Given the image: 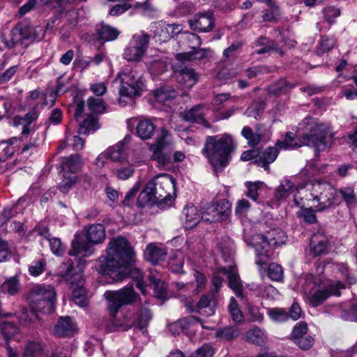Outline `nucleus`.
Listing matches in <instances>:
<instances>
[{
	"instance_id": "nucleus-1",
	"label": "nucleus",
	"mask_w": 357,
	"mask_h": 357,
	"mask_svg": "<svg viewBox=\"0 0 357 357\" xmlns=\"http://www.w3.org/2000/svg\"><path fill=\"white\" fill-rule=\"evenodd\" d=\"M134 252L128 240L121 236L112 238L107 245V257L100 258L99 271L108 275L114 282L130 277L136 282L137 287L145 294L143 275L141 271L132 267Z\"/></svg>"
},
{
	"instance_id": "nucleus-2",
	"label": "nucleus",
	"mask_w": 357,
	"mask_h": 357,
	"mask_svg": "<svg viewBox=\"0 0 357 357\" xmlns=\"http://www.w3.org/2000/svg\"><path fill=\"white\" fill-rule=\"evenodd\" d=\"M302 125L305 127V130L301 137L297 138L294 132H287L284 141H279L275 144L279 150L308 146L314 147L316 151H321L328 146V142L326 140L328 131L322 123L311 117H307L303 120Z\"/></svg>"
},
{
	"instance_id": "nucleus-3",
	"label": "nucleus",
	"mask_w": 357,
	"mask_h": 357,
	"mask_svg": "<svg viewBox=\"0 0 357 357\" xmlns=\"http://www.w3.org/2000/svg\"><path fill=\"white\" fill-rule=\"evenodd\" d=\"M236 147L232 137L229 134L208 136L202 153L214 170L218 172L221 171L229 164L231 155Z\"/></svg>"
},
{
	"instance_id": "nucleus-4",
	"label": "nucleus",
	"mask_w": 357,
	"mask_h": 357,
	"mask_svg": "<svg viewBox=\"0 0 357 357\" xmlns=\"http://www.w3.org/2000/svg\"><path fill=\"white\" fill-rule=\"evenodd\" d=\"M248 245L252 246L256 251V264L262 266L269 260L268 248H275L285 243L287 235L279 228L267 231L265 234H255L245 238Z\"/></svg>"
},
{
	"instance_id": "nucleus-5",
	"label": "nucleus",
	"mask_w": 357,
	"mask_h": 357,
	"mask_svg": "<svg viewBox=\"0 0 357 357\" xmlns=\"http://www.w3.org/2000/svg\"><path fill=\"white\" fill-rule=\"evenodd\" d=\"M45 31L42 26H33L26 23H18L12 30L10 40L2 38L4 45L8 48L21 46L24 50L33 42L42 40Z\"/></svg>"
},
{
	"instance_id": "nucleus-6",
	"label": "nucleus",
	"mask_w": 357,
	"mask_h": 357,
	"mask_svg": "<svg viewBox=\"0 0 357 357\" xmlns=\"http://www.w3.org/2000/svg\"><path fill=\"white\" fill-rule=\"evenodd\" d=\"M28 298L32 310L48 314L54 309L56 292L50 285H37L29 291Z\"/></svg>"
},
{
	"instance_id": "nucleus-7",
	"label": "nucleus",
	"mask_w": 357,
	"mask_h": 357,
	"mask_svg": "<svg viewBox=\"0 0 357 357\" xmlns=\"http://www.w3.org/2000/svg\"><path fill=\"white\" fill-rule=\"evenodd\" d=\"M313 200L318 202L315 211H322L340 203L337 190L328 182L314 181L311 187Z\"/></svg>"
},
{
	"instance_id": "nucleus-8",
	"label": "nucleus",
	"mask_w": 357,
	"mask_h": 357,
	"mask_svg": "<svg viewBox=\"0 0 357 357\" xmlns=\"http://www.w3.org/2000/svg\"><path fill=\"white\" fill-rule=\"evenodd\" d=\"M313 277L309 276L306 279L304 291L307 295L311 306L316 307L321 305L330 296L340 295V290L344 288V285L340 282L328 284L327 287L316 289V284L312 281Z\"/></svg>"
},
{
	"instance_id": "nucleus-9",
	"label": "nucleus",
	"mask_w": 357,
	"mask_h": 357,
	"mask_svg": "<svg viewBox=\"0 0 357 357\" xmlns=\"http://www.w3.org/2000/svg\"><path fill=\"white\" fill-rule=\"evenodd\" d=\"M121 87V96L132 98L139 96L142 91L145 90V79L144 77L133 70H125L119 73Z\"/></svg>"
},
{
	"instance_id": "nucleus-10",
	"label": "nucleus",
	"mask_w": 357,
	"mask_h": 357,
	"mask_svg": "<svg viewBox=\"0 0 357 357\" xmlns=\"http://www.w3.org/2000/svg\"><path fill=\"white\" fill-rule=\"evenodd\" d=\"M149 38V36L144 33L134 35L124 49L123 59L130 62L139 61L147 50Z\"/></svg>"
},
{
	"instance_id": "nucleus-11",
	"label": "nucleus",
	"mask_w": 357,
	"mask_h": 357,
	"mask_svg": "<svg viewBox=\"0 0 357 357\" xmlns=\"http://www.w3.org/2000/svg\"><path fill=\"white\" fill-rule=\"evenodd\" d=\"M231 213V204L226 199L216 203L207 204L201 213V218L208 222H220L225 220Z\"/></svg>"
},
{
	"instance_id": "nucleus-12",
	"label": "nucleus",
	"mask_w": 357,
	"mask_h": 357,
	"mask_svg": "<svg viewBox=\"0 0 357 357\" xmlns=\"http://www.w3.org/2000/svg\"><path fill=\"white\" fill-rule=\"evenodd\" d=\"M137 298L132 286H127L119 291L112 293L108 303L110 314L114 317L120 307L124 305L132 304L137 300Z\"/></svg>"
},
{
	"instance_id": "nucleus-13",
	"label": "nucleus",
	"mask_w": 357,
	"mask_h": 357,
	"mask_svg": "<svg viewBox=\"0 0 357 357\" xmlns=\"http://www.w3.org/2000/svg\"><path fill=\"white\" fill-rule=\"evenodd\" d=\"M130 139L131 137L127 135L122 141L119 142L100 153L96 160V165L98 167H103L107 158L111 159L114 162H123L126 160L125 146L130 142Z\"/></svg>"
},
{
	"instance_id": "nucleus-14",
	"label": "nucleus",
	"mask_w": 357,
	"mask_h": 357,
	"mask_svg": "<svg viewBox=\"0 0 357 357\" xmlns=\"http://www.w3.org/2000/svg\"><path fill=\"white\" fill-rule=\"evenodd\" d=\"M152 184L151 190L157 202L171 200V190L174 188V181L171 176L163 175L149 182Z\"/></svg>"
},
{
	"instance_id": "nucleus-15",
	"label": "nucleus",
	"mask_w": 357,
	"mask_h": 357,
	"mask_svg": "<svg viewBox=\"0 0 357 357\" xmlns=\"http://www.w3.org/2000/svg\"><path fill=\"white\" fill-rule=\"evenodd\" d=\"M208 110L206 106L204 104H199L188 110L183 112V118L185 121L197 123L202 125L205 128H211L210 123L205 120L204 116Z\"/></svg>"
},
{
	"instance_id": "nucleus-16",
	"label": "nucleus",
	"mask_w": 357,
	"mask_h": 357,
	"mask_svg": "<svg viewBox=\"0 0 357 357\" xmlns=\"http://www.w3.org/2000/svg\"><path fill=\"white\" fill-rule=\"evenodd\" d=\"M76 325L69 316L61 317L54 326L53 333L58 337H70L76 333Z\"/></svg>"
},
{
	"instance_id": "nucleus-17",
	"label": "nucleus",
	"mask_w": 357,
	"mask_h": 357,
	"mask_svg": "<svg viewBox=\"0 0 357 357\" xmlns=\"http://www.w3.org/2000/svg\"><path fill=\"white\" fill-rule=\"evenodd\" d=\"M85 262L80 259L77 267H74L73 263L69 260L66 264V269L61 273V277L69 284H79L82 281V272Z\"/></svg>"
},
{
	"instance_id": "nucleus-18",
	"label": "nucleus",
	"mask_w": 357,
	"mask_h": 357,
	"mask_svg": "<svg viewBox=\"0 0 357 357\" xmlns=\"http://www.w3.org/2000/svg\"><path fill=\"white\" fill-rule=\"evenodd\" d=\"M263 3L264 6L261 8V19L264 22H278L281 16V12L278 4L273 0H257Z\"/></svg>"
},
{
	"instance_id": "nucleus-19",
	"label": "nucleus",
	"mask_w": 357,
	"mask_h": 357,
	"mask_svg": "<svg viewBox=\"0 0 357 357\" xmlns=\"http://www.w3.org/2000/svg\"><path fill=\"white\" fill-rule=\"evenodd\" d=\"M36 312V310L32 309L29 311L26 308L22 307L15 313V315L21 325L38 328V326H43V321Z\"/></svg>"
},
{
	"instance_id": "nucleus-20",
	"label": "nucleus",
	"mask_w": 357,
	"mask_h": 357,
	"mask_svg": "<svg viewBox=\"0 0 357 357\" xmlns=\"http://www.w3.org/2000/svg\"><path fill=\"white\" fill-rule=\"evenodd\" d=\"M190 26L192 30L200 32L210 31L214 26V18L210 12L196 15L189 20Z\"/></svg>"
},
{
	"instance_id": "nucleus-21",
	"label": "nucleus",
	"mask_w": 357,
	"mask_h": 357,
	"mask_svg": "<svg viewBox=\"0 0 357 357\" xmlns=\"http://www.w3.org/2000/svg\"><path fill=\"white\" fill-rule=\"evenodd\" d=\"M328 248V239L324 231H317L311 236L310 251L314 257L324 255Z\"/></svg>"
},
{
	"instance_id": "nucleus-22",
	"label": "nucleus",
	"mask_w": 357,
	"mask_h": 357,
	"mask_svg": "<svg viewBox=\"0 0 357 357\" xmlns=\"http://www.w3.org/2000/svg\"><path fill=\"white\" fill-rule=\"evenodd\" d=\"M279 151L280 150L276 144L275 146H268L257 153L255 162L262 167L265 170L269 171V165L276 160Z\"/></svg>"
},
{
	"instance_id": "nucleus-23",
	"label": "nucleus",
	"mask_w": 357,
	"mask_h": 357,
	"mask_svg": "<svg viewBox=\"0 0 357 357\" xmlns=\"http://www.w3.org/2000/svg\"><path fill=\"white\" fill-rule=\"evenodd\" d=\"M223 274L227 275L229 287L232 289L235 295L239 298L245 297L243 286L240 279L239 275L231 267L229 270L226 268H220Z\"/></svg>"
},
{
	"instance_id": "nucleus-24",
	"label": "nucleus",
	"mask_w": 357,
	"mask_h": 357,
	"mask_svg": "<svg viewBox=\"0 0 357 357\" xmlns=\"http://www.w3.org/2000/svg\"><path fill=\"white\" fill-rule=\"evenodd\" d=\"M37 114L35 112H29L24 117L16 116L13 119V126H22V130L21 132L22 139L26 138L29 135L34 134L33 128L31 126V123L37 119Z\"/></svg>"
},
{
	"instance_id": "nucleus-25",
	"label": "nucleus",
	"mask_w": 357,
	"mask_h": 357,
	"mask_svg": "<svg viewBox=\"0 0 357 357\" xmlns=\"http://www.w3.org/2000/svg\"><path fill=\"white\" fill-rule=\"evenodd\" d=\"M144 255L148 261L153 264H156L165 259L167 250L163 247L150 243L147 245Z\"/></svg>"
},
{
	"instance_id": "nucleus-26",
	"label": "nucleus",
	"mask_w": 357,
	"mask_h": 357,
	"mask_svg": "<svg viewBox=\"0 0 357 357\" xmlns=\"http://www.w3.org/2000/svg\"><path fill=\"white\" fill-rule=\"evenodd\" d=\"M167 135L168 132L165 129H162L160 137L157 139L155 144L153 145L154 147V153L156 155V160L159 167H165L169 163L168 157L161 155L160 153L166 146L165 138Z\"/></svg>"
},
{
	"instance_id": "nucleus-27",
	"label": "nucleus",
	"mask_w": 357,
	"mask_h": 357,
	"mask_svg": "<svg viewBox=\"0 0 357 357\" xmlns=\"http://www.w3.org/2000/svg\"><path fill=\"white\" fill-rule=\"evenodd\" d=\"M297 189L294 182L289 178L282 179L280 185L276 188L274 192V199L277 202H280L287 197V196Z\"/></svg>"
},
{
	"instance_id": "nucleus-28",
	"label": "nucleus",
	"mask_w": 357,
	"mask_h": 357,
	"mask_svg": "<svg viewBox=\"0 0 357 357\" xmlns=\"http://www.w3.org/2000/svg\"><path fill=\"white\" fill-rule=\"evenodd\" d=\"M151 318L152 314L150 310H148L147 308L142 309L137 315L136 318L135 319L132 323L130 324L128 322H126L124 324L125 329L127 330L130 328L131 326H134L141 330L144 333L146 332V328Z\"/></svg>"
},
{
	"instance_id": "nucleus-29",
	"label": "nucleus",
	"mask_w": 357,
	"mask_h": 357,
	"mask_svg": "<svg viewBox=\"0 0 357 357\" xmlns=\"http://www.w3.org/2000/svg\"><path fill=\"white\" fill-rule=\"evenodd\" d=\"M182 31L181 24H172L162 26L156 31L157 36L160 42H166L170 38L177 36Z\"/></svg>"
},
{
	"instance_id": "nucleus-30",
	"label": "nucleus",
	"mask_w": 357,
	"mask_h": 357,
	"mask_svg": "<svg viewBox=\"0 0 357 357\" xmlns=\"http://www.w3.org/2000/svg\"><path fill=\"white\" fill-rule=\"evenodd\" d=\"M155 125L149 119L139 121L136 127L137 136L142 139H151L155 131Z\"/></svg>"
},
{
	"instance_id": "nucleus-31",
	"label": "nucleus",
	"mask_w": 357,
	"mask_h": 357,
	"mask_svg": "<svg viewBox=\"0 0 357 357\" xmlns=\"http://www.w3.org/2000/svg\"><path fill=\"white\" fill-rule=\"evenodd\" d=\"M88 241L92 244H99L105 238V231L102 225L94 224L91 225L86 234Z\"/></svg>"
},
{
	"instance_id": "nucleus-32",
	"label": "nucleus",
	"mask_w": 357,
	"mask_h": 357,
	"mask_svg": "<svg viewBox=\"0 0 357 357\" xmlns=\"http://www.w3.org/2000/svg\"><path fill=\"white\" fill-rule=\"evenodd\" d=\"M183 215L185 218V227L186 229H192L195 227L200 219V214L196 206L193 205H186L183 210Z\"/></svg>"
},
{
	"instance_id": "nucleus-33",
	"label": "nucleus",
	"mask_w": 357,
	"mask_h": 357,
	"mask_svg": "<svg viewBox=\"0 0 357 357\" xmlns=\"http://www.w3.org/2000/svg\"><path fill=\"white\" fill-rule=\"evenodd\" d=\"M96 32L97 39L104 42L116 40L120 33L116 28L103 24L96 29Z\"/></svg>"
},
{
	"instance_id": "nucleus-34",
	"label": "nucleus",
	"mask_w": 357,
	"mask_h": 357,
	"mask_svg": "<svg viewBox=\"0 0 357 357\" xmlns=\"http://www.w3.org/2000/svg\"><path fill=\"white\" fill-rule=\"evenodd\" d=\"M91 254V246L86 243L82 238L76 237L72 242V248L69 251L71 256H77L82 255L86 257Z\"/></svg>"
},
{
	"instance_id": "nucleus-35",
	"label": "nucleus",
	"mask_w": 357,
	"mask_h": 357,
	"mask_svg": "<svg viewBox=\"0 0 357 357\" xmlns=\"http://www.w3.org/2000/svg\"><path fill=\"white\" fill-rule=\"evenodd\" d=\"M198 79L199 75L194 69L184 68L179 73L178 80L186 88H191L198 82Z\"/></svg>"
},
{
	"instance_id": "nucleus-36",
	"label": "nucleus",
	"mask_w": 357,
	"mask_h": 357,
	"mask_svg": "<svg viewBox=\"0 0 357 357\" xmlns=\"http://www.w3.org/2000/svg\"><path fill=\"white\" fill-rule=\"evenodd\" d=\"M154 96L158 102L166 103L176 97L177 91L170 86H163L158 89L155 91Z\"/></svg>"
},
{
	"instance_id": "nucleus-37",
	"label": "nucleus",
	"mask_w": 357,
	"mask_h": 357,
	"mask_svg": "<svg viewBox=\"0 0 357 357\" xmlns=\"http://www.w3.org/2000/svg\"><path fill=\"white\" fill-rule=\"evenodd\" d=\"M197 312L199 314L210 317L215 313L213 305H211V301L206 295H203L196 305Z\"/></svg>"
},
{
	"instance_id": "nucleus-38",
	"label": "nucleus",
	"mask_w": 357,
	"mask_h": 357,
	"mask_svg": "<svg viewBox=\"0 0 357 357\" xmlns=\"http://www.w3.org/2000/svg\"><path fill=\"white\" fill-rule=\"evenodd\" d=\"M211 52V51L210 49H199L198 47H195V46H192V51L183 53L181 55V58L186 61L201 60L208 57Z\"/></svg>"
},
{
	"instance_id": "nucleus-39",
	"label": "nucleus",
	"mask_w": 357,
	"mask_h": 357,
	"mask_svg": "<svg viewBox=\"0 0 357 357\" xmlns=\"http://www.w3.org/2000/svg\"><path fill=\"white\" fill-rule=\"evenodd\" d=\"M152 186H153L152 184L148 183L144 190L139 193L137 201L139 207H144L150 203L157 202L151 190Z\"/></svg>"
},
{
	"instance_id": "nucleus-40",
	"label": "nucleus",
	"mask_w": 357,
	"mask_h": 357,
	"mask_svg": "<svg viewBox=\"0 0 357 357\" xmlns=\"http://www.w3.org/2000/svg\"><path fill=\"white\" fill-rule=\"evenodd\" d=\"M240 331L237 327L225 326L218 328L215 332V337L226 341H231L238 337Z\"/></svg>"
},
{
	"instance_id": "nucleus-41",
	"label": "nucleus",
	"mask_w": 357,
	"mask_h": 357,
	"mask_svg": "<svg viewBox=\"0 0 357 357\" xmlns=\"http://www.w3.org/2000/svg\"><path fill=\"white\" fill-rule=\"evenodd\" d=\"M20 280L18 276L15 275L7 279L1 286V291L9 295H15L20 291Z\"/></svg>"
},
{
	"instance_id": "nucleus-42",
	"label": "nucleus",
	"mask_w": 357,
	"mask_h": 357,
	"mask_svg": "<svg viewBox=\"0 0 357 357\" xmlns=\"http://www.w3.org/2000/svg\"><path fill=\"white\" fill-rule=\"evenodd\" d=\"M62 167L70 172H76L81 167V157L79 155H71L62 159Z\"/></svg>"
},
{
	"instance_id": "nucleus-43",
	"label": "nucleus",
	"mask_w": 357,
	"mask_h": 357,
	"mask_svg": "<svg viewBox=\"0 0 357 357\" xmlns=\"http://www.w3.org/2000/svg\"><path fill=\"white\" fill-rule=\"evenodd\" d=\"M100 128L98 120L92 116L85 119L80 124L79 134L88 135L90 132H95Z\"/></svg>"
},
{
	"instance_id": "nucleus-44",
	"label": "nucleus",
	"mask_w": 357,
	"mask_h": 357,
	"mask_svg": "<svg viewBox=\"0 0 357 357\" xmlns=\"http://www.w3.org/2000/svg\"><path fill=\"white\" fill-rule=\"evenodd\" d=\"M87 106L89 109L96 114H102L106 109L105 102L100 98H89L87 100Z\"/></svg>"
},
{
	"instance_id": "nucleus-45",
	"label": "nucleus",
	"mask_w": 357,
	"mask_h": 357,
	"mask_svg": "<svg viewBox=\"0 0 357 357\" xmlns=\"http://www.w3.org/2000/svg\"><path fill=\"white\" fill-rule=\"evenodd\" d=\"M228 310L229 311L231 317L234 322L238 324L243 321V315L242 312L239 308L238 303L234 297L230 298Z\"/></svg>"
},
{
	"instance_id": "nucleus-46",
	"label": "nucleus",
	"mask_w": 357,
	"mask_h": 357,
	"mask_svg": "<svg viewBox=\"0 0 357 357\" xmlns=\"http://www.w3.org/2000/svg\"><path fill=\"white\" fill-rule=\"evenodd\" d=\"M241 134L248 140V144L252 146L259 144L262 138L260 134L253 132L252 129L248 126L243 127Z\"/></svg>"
},
{
	"instance_id": "nucleus-47",
	"label": "nucleus",
	"mask_w": 357,
	"mask_h": 357,
	"mask_svg": "<svg viewBox=\"0 0 357 357\" xmlns=\"http://www.w3.org/2000/svg\"><path fill=\"white\" fill-rule=\"evenodd\" d=\"M73 301L79 307H84L88 305V300L86 298V291L82 287L75 288L72 293Z\"/></svg>"
},
{
	"instance_id": "nucleus-48",
	"label": "nucleus",
	"mask_w": 357,
	"mask_h": 357,
	"mask_svg": "<svg viewBox=\"0 0 357 357\" xmlns=\"http://www.w3.org/2000/svg\"><path fill=\"white\" fill-rule=\"evenodd\" d=\"M337 193L340 199H342L349 206H351L356 203V197L353 188H344L340 189Z\"/></svg>"
},
{
	"instance_id": "nucleus-49",
	"label": "nucleus",
	"mask_w": 357,
	"mask_h": 357,
	"mask_svg": "<svg viewBox=\"0 0 357 357\" xmlns=\"http://www.w3.org/2000/svg\"><path fill=\"white\" fill-rule=\"evenodd\" d=\"M268 276L273 281H282L284 278L282 266L276 263L270 264L268 267Z\"/></svg>"
},
{
	"instance_id": "nucleus-50",
	"label": "nucleus",
	"mask_w": 357,
	"mask_h": 357,
	"mask_svg": "<svg viewBox=\"0 0 357 357\" xmlns=\"http://www.w3.org/2000/svg\"><path fill=\"white\" fill-rule=\"evenodd\" d=\"M315 206L310 208H301L299 211L297 212L298 218H303V220L309 224H313L317 222V217L314 214Z\"/></svg>"
},
{
	"instance_id": "nucleus-51",
	"label": "nucleus",
	"mask_w": 357,
	"mask_h": 357,
	"mask_svg": "<svg viewBox=\"0 0 357 357\" xmlns=\"http://www.w3.org/2000/svg\"><path fill=\"white\" fill-rule=\"evenodd\" d=\"M268 315L275 322H284L289 319L288 312L284 308L275 307L269 309Z\"/></svg>"
},
{
	"instance_id": "nucleus-52",
	"label": "nucleus",
	"mask_w": 357,
	"mask_h": 357,
	"mask_svg": "<svg viewBox=\"0 0 357 357\" xmlns=\"http://www.w3.org/2000/svg\"><path fill=\"white\" fill-rule=\"evenodd\" d=\"M151 284L153 285L156 296L162 298L166 294V285L160 279H157L153 274L149 276Z\"/></svg>"
},
{
	"instance_id": "nucleus-53",
	"label": "nucleus",
	"mask_w": 357,
	"mask_h": 357,
	"mask_svg": "<svg viewBox=\"0 0 357 357\" xmlns=\"http://www.w3.org/2000/svg\"><path fill=\"white\" fill-rule=\"evenodd\" d=\"M334 45H335V39L334 38H330L326 36H322L320 40L317 50V54L319 56H321L325 52H328L331 49H333L334 47Z\"/></svg>"
},
{
	"instance_id": "nucleus-54",
	"label": "nucleus",
	"mask_w": 357,
	"mask_h": 357,
	"mask_svg": "<svg viewBox=\"0 0 357 357\" xmlns=\"http://www.w3.org/2000/svg\"><path fill=\"white\" fill-rule=\"evenodd\" d=\"M247 338L257 345H261L265 340V334L260 328H255L248 333Z\"/></svg>"
},
{
	"instance_id": "nucleus-55",
	"label": "nucleus",
	"mask_w": 357,
	"mask_h": 357,
	"mask_svg": "<svg viewBox=\"0 0 357 357\" xmlns=\"http://www.w3.org/2000/svg\"><path fill=\"white\" fill-rule=\"evenodd\" d=\"M0 329L6 340L10 339L17 333L16 325L9 321H0Z\"/></svg>"
},
{
	"instance_id": "nucleus-56",
	"label": "nucleus",
	"mask_w": 357,
	"mask_h": 357,
	"mask_svg": "<svg viewBox=\"0 0 357 357\" xmlns=\"http://www.w3.org/2000/svg\"><path fill=\"white\" fill-rule=\"evenodd\" d=\"M42 349V344L40 342H29L24 347L22 357H36Z\"/></svg>"
},
{
	"instance_id": "nucleus-57",
	"label": "nucleus",
	"mask_w": 357,
	"mask_h": 357,
	"mask_svg": "<svg viewBox=\"0 0 357 357\" xmlns=\"http://www.w3.org/2000/svg\"><path fill=\"white\" fill-rule=\"evenodd\" d=\"M263 185L264 183L261 181L247 182L245 183V186L248 189L246 195L254 201H257L259 197L258 190L263 186Z\"/></svg>"
},
{
	"instance_id": "nucleus-58",
	"label": "nucleus",
	"mask_w": 357,
	"mask_h": 357,
	"mask_svg": "<svg viewBox=\"0 0 357 357\" xmlns=\"http://www.w3.org/2000/svg\"><path fill=\"white\" fill-rule=\"evenodd\" d=\"M265 109L264 102H253L245 111V114L248 117L257 119L260 116Z\"/></svg>"
},
{
	"instance_id": "nucleus-59",
	"label": "nucleus",
	"mask_w": 357,
	"mask_h": 357,
	"mask_svg": "<svg viewBox=\"0 0 357 357\" xmlns=\"http://www.w3.org/2000/svg\"><path fill=\"white\" fill-rule=\"evenodd\" d=\"M294 87L292 84L288 83L285 80H280L274 86H273L270 91L271 93H273L275 95H280L281 93H284L287 92L289 90L291 89Z\"/></svg>"
},
{
	"instance_id": "nucleus-60",
	"label": "nucleus",
	"mask_w": 357,
	"mask_h": 357,
	"mask_svg": "<svg viewBox=\"0 0 357 357\" xmlns=\"http://www.w3.org/2000/svg\"><path fill=\"white\" fill-rule=\"evenodd\" d=\"M214 354V350L213 347L209 344H205L192 354V357H213Z\"/></svg>"
},
{
	"instance_id": "nucleus-61",
	"label": "nucleus",
	"mask_w": 357,
	"mask_h": 357,
	"mask_svg": "<svg viewBox=\"0 0 357 357\" xmlns=\"http://www.w3.org/2000/svg\"><path fill=\"white\" fill-rule=\"evenodd\" d=\"M307 325L305 322L298 323L294 327L291 334V340L294 341L296 338H299L307 335Z\"/></svg>"
},
{
	"instance_id": "nucleus-62",
	"label": "nucleus",
	"mask_w": 357,
	"mask_h": 357,
	"mask_svg": "<svg viewBox=\"0 0 357 357\" xmlns=\"http://www.w3.org/2000/svg\"><path fill=\"white\" fill-rule=\"evenodd\" d=\"M294 342L303 350H307L310 349L314 344V339L312 336L307 335L305 336L296 338Z\"/></svg>"
},
{
	"instance_id": "nucleus-63",
	"label": "nucleus",
	"mask_w": 357,
	"mask_h": 357,
	"mask_svg": "<svg viewBox=\"0 0 357 357\" xmlns=\"http://www.w3.org/2000/svg\"><path fill=\"white\" fill-rule=\"evenodd\" d=\"M52 252L56 255H62L65 251V246L59 238H52L49 241Z\"/></svg>"
},
{
	"instance_id": "nucleus-64",
	"label": "nucleus",
	"mask_w": 357,
	"mask_h": 357,
	"mask_svg": "<svg viewBox=\"0 0 357 357\" xmlns=\"http://www.w3.org/2000/svg\"><path fill=\"white\" fill-rule=\"evenodd\" d=\"M340 316L344 320L357 321V304L351 305L349 310H342Z\"/></svg>"
}]
</instances>
